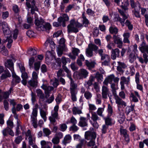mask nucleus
<instances>
[{
    "instance_id": "cd10ccee",
    "label": "nucleus",
    "mask_w": 148,
    "mask_h": 148,
    "mask_svg": "<svg viewBox=\"0 0 148 148\" xmlns=\"http://www.w3.org/2000/svg\"><path fill=\"white\" fill-rule=\"evenodd\" d=\"M85 63L88 69L90 70L94 68L96 64V63L94 61L89 62L87 60H85Z\"/></svg>"
},
{
    "instance_id": "ddd939ff",
    "label": "nucleus",
    "mask_w": 148,
    "mask_h": 148,
    "mask_svg": "<svg viewBox=\"0 0 148 148\" xmlns=\"http://www.w3.org/2000/svg\"><path fill=\"white\" fill-rule=\"evenodd\" d=\"M41 88L45 90L46 95L45 98H47L49 96V93L53 89V87L47 86L46 84H43Z\"/></svg>"
},
{
    "instance_id": "c756f323",
    "label": "nucleus",
    "mask_w": 148,
    "mask_h": 148,
    "mask_svg": "<svg viewBox=\"0 0 148 148\" xmlns=\"http://www.w3.org/2000/svg\"><path fill=\"white\" fill-rule=\"evenodd\" d=\"M71 140V135L69 134L67 135L64 137V139L62 141V143L66 145L67 144L70 143Z\"/></svg>"
},
{
    "instance_id": "bb28decb",
    "label": "nucleus",
    "mask_w": 148,
    "mask_h": 148,
    "mask_svg": "<svg viewBox=\"0 0 148 148\" xmlns=\"http://www.w3.org/2000/svg\"><path fill=\"white\" fill-rule=\"evenodd\" d=\"M41 148H51L50 145H51L52 143L50 142H47L45 140H42L40 142Z\"/></svg>"
},
{
    "instance_id": "4be33fe9",
    "label": "nucleus",
    "mask_w": 148,
    "mask_h": 148,
    "mask_svg": "<svg viewBox=\"0 0 148 148\" xmlns=\"http://www.w3.org/2000/svg\"><path fill=\"white\" fill-rule=\"evenodd\" d=\"M2 26V28L4 34L5 35L9 34L10 33V32L7 23L5 22H2L1 23Z\"/></svg>"
},
{
    "instance_id": "f3484780",
    "label": "nucleus",
    "mask_w": 148,
    "mask_h": 148,
    "mask_svg": "<svg viewBox=\"0 0 148 148\" xmlns=\"http://www.w3.org/2000/svg\"><path fill=\"white\" fill-rule=\"evenodd\" d=\"M59 118L58 116V113L56 112H51V115L49 117V119L51 123L53 125H54L56 122V119H59Z\"/></svg>"
},
{
    "instance_id": "603ef678",
    "label": "nucleus",
    "mask_w": 148,
    "mask_h": 148,
    "mask_svg": "<svg viewBox=\"0 0 148 148\" xmlns=\"http://www.w3.org/2000/svg\"><path fill=\"white\" fill-rule=\"evenodd\" d=\"M18 33V30L16 29H15L12 31L11 35H13V39L16 40L17 38Z\"/></svg>"
},
{
    "instance_id": "a19ab883",
    "label": "nucleus",
    "mask_w": 148,
    "mask_h": 148,
    "mask_svg": "<svg viewBox=\"0 0 148 148\" xmlns=\"http://www.w3.org/2000/svg\"><path fill=\"white\" fill-rule=\"evenodd\" d=\"M73 114L74 115L80 114L82 113L81 110L78 108L76 107H74L72 109Z\"/></svg>"
},
{
    "instance_id": "423d86ee",
    "label": "nucleus",
    "mask_w": 148,
    "mask_h": 148,
    "mask_svg": "<svg viewBox=\"0 0 148 148\" xmlns=\"http://www.w3.org/2000/svg\"><path fill=\"white\" fill-rule=\"evenodd\" d=\"M98 49V47L92 43L89 44L88 48L86 49V55L88 57H91L93 55V51L96 53V51Z\"/></svg>"
},
{
    "instance_id": "f03ea898",
    "label": "nucleus",
    "mask_w": 148,
    "mask_h": 148,
    "mask_svg": "<svg viewBox=\"0 0 148 148\" xmlns=\"http://www.w3.org/2000/svg\"><path fill=\"white\" fill-rule=\"evenodd\" d=\"M139 49L141 52L143 53V58L141 57H137L138 61L141 64L144 62L147 64L148 62V45L143 41L139 47Z\"/></svg>"
},
{
    "instance_id": "e2e57ef3",
    "label": "nucleus",
    "mask_w": 148,
    "mask_h": 148,
    "mask_svg": "<svg viewBox=\"0 0 148 148\" xmlns=\"http://www.w3.org/2000/svg\"><path fill=\"white\" fill-rule=\"evenodd\" d=\"M60 139L55 136L52 140V142L54 145H57L60 142Z\"/></svg>"
},
{
    "instance_id": "c03bdc74",
    "label": "nucleus",
    "mask_w": 148,
    "mask_h": 148,
    "mask_svg": "<svg viewBox=\"0 0 148 148\" xmlns=\"http://www.w3.org/2000/svg\"><path fill=\"white\" fill-rule=\"evenodd\" d=\"M82 18H83V22L84 24H85V26H86L89 23V21L86 18V17L84 14V12H83L82 15Z\"/></svg>"
},
{
    "instance_id": "09e8293b",
    "label": "nucleus",
    "mask_w": 148,
    "mask_h": 148,
    "mask_svg": "<svg viewBox=\"0 0 148 148\" xmlns=\"http://www.w3.org/2000/svg\"><path fill=\"white\" fill-rule=\"evenodd\" d=\"M129 62L131 63H133L136 59L135 54L133 53H130L129 56Z\"/></svg>"
},
{
    "instance_id": "2f4dec72",
    "label": "nucleus",
    "mask_w": 148,
    "mask_h": 148,
    "mask_svg": "<svg viewBox=\"0 0 148 148\" xmlns=\"http://www.w3.org/2000/svg\"><path fill=\"white\" fill-rule=\"evenodd\" d=\"M123 36L124 37L123 42L124 43H127L129 44L130 42L129 38L130 36V34L129 32H126L124 33Z\"/></svg>"
},
{
    "instance_id": "864d4df0",
    "label": "nucleus",
    "mask_w": 148,
    "mask_h": 148,
    "mask_svg": "<svg viewBox=\"0 0 148 148\" xmlns=\"http://www.w3.org/2000/svg\"><path fill=\"white\" fill-rule=\"evenodd\" d=\"M125 24L128 27V29L130 30H132L133 28V26L130 22L128 20H127L125 23Z\"/></svg>"
},
{
    "instance_id": "ea45409f",
    "label": "nucleus",
    "mask_w": 148,
    "mask_h": 148,
    "mask_svg": "<svg viewBox=\"0 0 148 148\" xmlns=\"http://www.w3.org/2000/svg\"><path fill=\"white\" fill-rule=\"evenodd\" d=\"M95 77L97 79L98 81L101 82L103 80V75L97 72L96 74Z\"/></svg>"
},
{
    "instance_id": "0eeeda50",
    "label": "nucleus",
    "mask_w": 148,
    "mask_h": 148,
    "mask_svg": "<svg viewBox=\"0 0 148 148\" xmlns=\"http://www.w3.org/2000/svg\"><path fill=\"white\" fill-rule=\"evenodd\" d=\"M119 79V78L115 77L114 74H111L108 76L105 79L103 82V84H104L107 86L108 83L110 84L112 83V82L113 81L115 84H117L118 83Z\"/></svg>"
},
{
    "instance_id": "c9c22d12",
    "label": "nucleus",
    "mask_w": 148,
    "mask_h": 148,
    "mask_svg": "<svg viewBox=\"0 0 148 148\" xmlns=\"http://www.w3.org/2000/svg\"><path fill=\"white\" fill-rule=\"evenodd\" d=\"M91 114V119L94 122L97 121V120H100V118L97 115L98 114L96 113V112H92Z\"/></svg>"
},
{
    "instance_id": "aec40b11",
    "label": "nucleus",
    "mask_w": 148,
    "mask_h": 148,
    "mask_svg": "<svg viewBox=\"0 0 148 148\" xmlns=\"http://www.w3.org/2000/svg\"><path fill=\"white\" fill-rule=\"evenodd\" d=\"M130 5L132 8L134 9L133 10H140L141 5L138 2H135L134 0H130Z\"/></svg>"
},
{
    "instance_id": "8fccbe9b",
    "label": "nucleus",
    "mask_w": 148,
    "mask_h": 148,
    "mask_svg": "<svg viewBox=\"0 0 148 148\" xmlns=\"http://www.w3.org/2000/svg\"><path fill=\"white\" fill-rule=\"evenodd\" d=\"M67 128V125L65 123L61 124L59 125V129L62 132H64L65 131Z\"/></svg>"
},
{
    "instance_id": "338daca9",
    "label": "nucleus",
    "mask_w": 148,
    "mask_h": 148,
    "mask_svg": "<svg viewBox=\"0 0 148 148\" xmlns=\"http://www.w3.org/2000/svg\"><path fill=\"white\" fill-rule=\"evenodd\" d=\"M78 130V127L75 125H72L70 128V130L73 132H75Z\"/></svg>"
},
{
    "instance_id": "dca6fc26",
    "label": "nucleus",
    "mask_w": 148,
    "mask_h": 148,
    "mask_svg": "<svg viewBox=\"0 0 148 148\" xmlns=\"http://www.w3.org/2000/svg\"><path fill=\"white\" fill-rule=\"evenodd\" d=\"M52 68L54 69H59L61 66V62L60 58H57L55 59V62L51 64Z\"/></svg>"
},
{
    "instance_id": "f704fd0d",
    "label": "nucleus",
    "mask_w": 148,
    "mask_h": 148,
    "mask_svg": "<svg viewBox=\"0 0 148 148\" xmlns=\"http://www.w3.org/2000/svg\"><path fill=\"white\" fill-rule=\"evenodd\" d=\"M61 62L62 64V66H64L66 65L68 62L70 63L71 62V60L69 58H66L64 56H62L61 58Z\"/></svg>"
},
{
    "instance_id": "a878e982",
    "label": "nucleus",
    "mask_w": 148,
    "mask_h": 148,
    "mask_svg": "<svg viewBox=\"0 0 148 148\" xmlns=\"http://www.w3.org/2000/svg\"><path fill=\"white\" fill-rule=\"evenodd\" d=\"M87 125L86 118L83 117H81L78 123V125L81 127H84L86 126Z\"/></svg>"
},
{
    "instance_id": "4468645a",
    "label": "nucleus",
    "mask_w": 148,
    "mask_h": 148,
    "mask_svg": "<svg viewBox=\"0 0 148 148\" xmlns=\"http://www.w3.org/2000/svg\"><path fill=\"white\" fill-rule=\"evenodd\" d=\"M113 38L114 42L117 45V47L119 48H121L123 45V42L121 38H120L118 36L116 35H114Z\"/></svg>"
},
{
    "instance_id": "79ce46f5",
    "label": "nucleus",
    "mask_w": 148,
    "mask_h": 148,
    "mask_svg": "<svg viewBox=\"0 0 148 148\" xmlns=\"http://www.w3.org/2000/svg\"><path fill=\"white\" fill-rule=\"evenodd\" d=\"M84 96L86 99L88 100H90L92 96V93L89 92L87 90L86 91L84 94Z\"/></svg>"
},
{
    "instance_id": "6ab92c4d",
    "label": "nucleus",
    "mask_w": 148,
    "mask_h": 148,
    "mask_svg": "<svg viewBox=\"0 0 148 148\" xmlns=\"http://www.w3.org/2000/svg\"><path fill=\"white\" fill-rule=\"evenodd\" d=\"M4 64L5 67L9 69L12 73L14 71V64L12 60H9L6 61Z\"/></svg>"
},
{
    "instance_id": "5701e85b",
    "label": "nucleus",
    "mask_w": 148,
    "mask_h": 148,
    "mask_svg": "<svg viewBox=\"0 0 148 148\" xmlns=\"http://www.w3.org/2000/svg\"><path fill=\"white\" fill-rule=\"evenodd\" d=\"M95 79V77L91 76L88 81L85 82L84 85L88 90L90 88V86L92 85V82L94 81Z\"/></svg>"
},
{
    "instance_id": "39448f33",
    "label": "nucleus",
    "mask_w": 148,
    "mask_h": 148,
    "mask_svg": "<svg viewBox=\"0 0 148 148\" xmlns=\"http://www.w3.org/2000/svg\"><path fill=\"white\" fill-rule=\"evenodd\" d=\"M38 105L36 104L35 106V108L33 109V110L31 115V121L32 124L34 128H36L38 127L37 116L38 114Z\"/></svg>"
},
{
    "instance_id": "774afa93",
    "label": "nucleus",
    "mask_w": 148,
    "mask_h": 148,
    "mask_svg": "<svg viewBox=\"0 0 148 148\" xmlns=\"http://www.w3.org/2000/svg\"><path fill=\"white\" fill-rule=\"evenodd\" d=\"M101 57V60H108L110 59V56L106 54H104Z\"/></svg>"
},
{
    "instance_id": "c85d7f7f",
    "label": "nucleus",
    "mask_w": 148,
    "mask_h": 148,
    "mask_svg": "<svg viewBox=\"0 0 148 148\" xmlns=\"http://www.w3.org/2000/svg\"><path fill=\"white\" fill-rule=\"evenodd\" d=\"M59 18H62L61 21L62 23V26L65 27V22L68 21L69 20V18L68 15L66 14H64L62 16H60Z\"/></svg>"
},
{
    "instance_id": "72a5a7b5",
    "label": "nucleus",
    "mask_w": 148,
    "mask_h": 148,
    "mask_svg": "<svg viewBox=\"0 0 148 148\" xmlns=\"http://www.w3.org/2000/svg\"><path fill=\"white\" fill-rule=\"evenodd\" d=\"M36 92L37 95L40 99H42L43 100H45V97L44 95L41 90L39 89H38L36 90Z\"/></svg>"
},
{
    "instance_id": "9b49d317",
    "label": "nucleus",
    "mask_w": 148,
    "mask_h": 148,
    "mask_svg": "<svg viewBox=\"0 0 148 148\" xmlns=\"http://www.w3.org/2000/svg\"><path fill=\"white\" fill-rule=\"evenodd\" d=\"M85 139L87 140H95L96 134L94 131H88L85 132Z\"/></svg>"
},
{
    "instance_id": "13d9d810",
    "label": "nucleus",
    "mask_w": 148,
    "mask_h": 148,
    "mask_svg": "<svg viewBox=\"0 0 148 148\" xmlns=\"http://www.w3.org/2000/svg\"><path fill=\"white\" fill-rule=\"evenodd\" d=\"M37 53L36 51L34 49L31 48L28 50V54L32 56H34Z\"/></svg>"
},
{
    "instance_id": "473e14b6",
    "label": "nucleus",
    "mask_w": 148,
    "mask_h": 148,
    "mask_svg": "<svg viewBox=\"0 0 148 148\" xmlns=\"http://www.w3.org/2000/svg\"><path fill=\"white\" fill-rule=\"evenodd\" d=\"M38 83V80L31 79L28 82V84L31 86L33 87H36L37 86Z\"/></svg>"
},
{
    "instance_id": "37998d69",
    "label": "nucleus",
    "mask_w": 148,
    "mask_h": 148,
    "mask_svg": "<svg viewBox=\"0 0 148 148\" xmlns=\"http://www.w3.org/2000/svg\"><path fill=\"white\" fill-rule=\"evenodd\" d=\"M52 79L51 80V84L55 87H57L59 85V80L56 78H55L54 80H53Z\"/></svg>"
},
{
    "instance_id": "7ed1b4c3",
    "label": "nucleus",
    "mask_w": 148,
    "mask_h": 148,
    "mask_svg": "<svg viewBox=\"0 0 148 148\" xmlns=\"http://www.w3.org/2000/svg\"><path fill=\"white\" fill-rule=\"evenodd\" d=\"M35 24L37 26L36 29L39 31L49 30L51 27V25L49 23H45L43 19L40 20H36Z\"/></svg>"
},
{
    "instance_id": "58836bf2",
    "label": "nucleus",
    "mask_w": 148,
    "mask_h": 148,
    "mask_svg": "<svg viewBox=\"0 0 148 148\" xmlns=\"http://www.w3.org/2000/svg\"><path fill=\"white\" fill-rule=\"evenodd\" d=\"M109 30L110 33L111 34L116 35L118 32V29L116 27L111 26L109 28Z\"/></svg>"
},
{
    "instance_id": "f8f14e48",
    "label": "nucleus",
    "mask_w": 148,
    "mask_h": 148,
    "mask_svg": "<svg viewBox=\"0 0 148 148\" xmlns=\"http://www.w3.org/2000/svg\"><path fill=\"white\" fill-rule=\"evenodd\" d=\"M12 79L11 84L15 86L17 84L20 82L21 79L20 77L16 75L14 71L12 72Z\"/></svg>"
},
{
    "instance_id": "e433bc0d",
    "label": "nucleus",
    "mask_w": 148,
    "mask_h": 148,
    "mask_svg": "<svg viewBox=\"0 0 148 148\" xmlns=\"http://www.w3.org/2000/svg\"><path fill=\"white\" fill-rule=\"evenodd\" d=\"M40 114L41 117L43 119L44 121L45 122L47 119L46 112L41 108L40 109Z\"/></svg>"
},
{
    "instance_id": "de8ad7c7",
    "label": "nucleus",
    "mask_w": 148,
    "mask_h": 148,
    "mask_svg": "<svg viewBox=\"0 0 148 148\" xmlns=\"http://www.w3.org/2000/svg\"><path fill=\"white\" fill-rule=\"evenodd\" d=\"M5 41L6 42H8V43L7 45V47L8 48H10L11 46V44L13 42V40L11 39V37H7Z\"/></svg>"
},
{
    "instance_id": "f257e3e1",
    "label": "nucleus",
    "mask_w": 148,
    "mask_h": 148,
    "mask_svg": "<svg viewBox=\"0 0 148 148\" xmlns=\"http://www.w3.org/2000/svg\"><path fill=\"white\" fill-rule=\"evenodd\" d=\"M62 68L63 71L66 73L67 77L70 80V91L71 99L73 101H77V85L74 82L71 77V71L67 67L65 66H62Z\"/></svg>"
},
{
    "instance_id": "a211bd4d",
    "label": "nucleus",
    "mask_w": 148,
    "mask_h": 148,
    "mask_svg": "<svg viewBox=\"0 0 148 148\" xmlns=\"http://www.w3.org/2000/svg\"><path fill=\"white\" fill-rule=\"evenodd\" d=\"M135 82L136 84L137 88L140 91L143 90V87L142 86L139 84L140 83V74L139 72L136 73L135 77Z\"/></svg>"
},
{
    "instance_id": "6e6552de",
    "label": "nucleus",
    "mask_w": 148,
    "mask_h": 148,
    "mask_svg": "<svg viewBox=\"0 0 148 148\" xmlns=\"http://www.w3.org/2000/svg\"><path fill=\"white\" fill-rule=\"evenodd\" d=\"M76 23L74 19H71L70 21V24L67 26V31L69 33L71 32L76 33L79 30L77 28L75 27Z\"/></svg>"
},
{
    "instance_id": "6e6d98bb",
    "label": "nucleus",
    "mask_w": 148,
    "mask_h": 148,
    "mask_svg": "<svg viewBox=\"0 0 148 148\" xmlns=\"http://www.w3.org/2000/svg\"><path fill=\"white\" fill-rule=\"evenodd\" d=\"M43 132L45 136H49L51 133V131L47 128H44L43 129Z\"/></svg>"
},
{
    "instance_id": "49530a36",
    "label": "nucleus",
    "mask_w": 148,
    "mask_h": 148,
    "mask_svg": "<svg viewBox=\"0 0 148 148\" xmlns=\"http://www.w3.org/2000/svg\"><path fill=\"white\" fill-rule=\"evenodd\" d=\"M65 75V73L63 70L62 69H60L57 73V77H64Z\"/></svg>"
},
{
    "instance_id": "20e7f679",
    "label": "nucleus",
    "mask_w": 148,
    "mask_h": 148,
    "mask_svg": "<svg viewBox=\"0 0 148 148\" xmlns=\"http://www.w3.org/2000/svg\"><path fill=\"white\" fill-rule=\"evenodd\" d=\"M111 84V91L114 97V98L116 100V103L119 105L124 106V107L126 106H127L126 103L123 101L117 94L116 90L117 89L116 88L115 84L112 83Z\"/></svg>"
},
{
    "instance_id": "a18cd8bd",
    "label": "nucleus",
    "mask_w": 148,
    "mask_h": 148,
    "mask_svg": "<svg viewBox=\"0 0 148 148\" xmlns=\"http://www.w3.org/2000/svg\"><path fill=\"white\" fill-rule=\"evenodd\" d=\"M62 18H58V21L57 22H54L53 23V25L56 27H58L62 25V23L61 21Z\"/></svg>"
},
{
    "instance_id": "0e129e2a",
    "label": "nucleus",
    "mask_w": 148,
    "mask_h": 148,
    "mask_svg": "<svg viewBox=\"0 0 148 148\" xmlns=\"http://www.w3.org/2000/svg\"><path fill=\"white\" fill-rule=\"evenodd\" d=\"M125 3L123 5L121 6V8L125 10H127V6L128 5V2L127 0H124Z\"/></svg>"
},
{
    "instance_id": "393cba45",
    "label": "nucleus",
    "mask_w": 148,
    "mask_h": 148,
    "mask_svg": "<svg viewBox=\"0 0 148 148\" xmlns=\"http://www.w3.org/2000/svg\"><path fill=\"white\" fill-rule=\"evenodd\" d=\"M66 48L64 45H59L57 49V54L58 57H61L63 51H66Z\"/></svg>"
},
{
    "instance_id": "2eb2a0df",
    "label": "nucleus",
    "mask_w": 148,
    "mask_h": 148,
    "mask_svg": "<svg viewBox=\"0 0 148 148\" xmlns=\"http://www.w3.org/2000/svg\"><path fill=\"white\" fill-rule=\"evenodd\" d=\"M26 5L29 8H31V13L33 14L35 11H38V8L36 6H35V0H32L31 2V4L29 2L27 1L26 2Z\"/></svg>"
},
{
    "instance_id": "5fc2aeb1",
    "label": "nucleus",
    "mask_w": 148,
    "mask_h": 148,
    "mask_svg": "<svg viewBox=\"0 0 148 148\" xmlns=\"http://www.w3.org/2000/svg\"><path fill=\"white\" fill-rule=\"evenodd\" d=\"M29 142V144L32 146V147H33L34 146H37L36 145H34V141L35 138L34 137H33L32 136L29 137L28 138Z\"/></svg>"
},
{
    "instance_id": "69168bd1",
    "label": "nucleus",
    "mask_w": 148,
    "mask_h": 148,
    "mask_svg": "<svg viewBox=\"0 0 148 148\" xmlns=\"http://www.w3.org/2000/svg\"><path fill=\"white\" fill-rule=\"evenodd\" d=\"M130 97L132 98V100L134 102H137L138 101V99L137 97L133 93H131Z\"/></svg>"
},
{
    "instance_id": "052dcab7",
    "label": "nucleus",
    "mask_w": 148,
    "mask_h": 148,
    "mask_svg": "<svg viewBox=\"0 0 148 148\" xmlns=\"http://www.w3.org/2000/svg\"><path fill=\"white\" fill-rule=\"evenodd\" d=\"M104 110V108H99L97 111V114L99 116H103L102 113Z\"/></svg>"
},
{
    "instance_id": "1a4fd4ad",
    "label": "nucleus",
    "mask_w": 148,
    "mask_h": 148,
    "mask_svg": "<svg viewBox=\"0 0 148 148\" xmlns=\"http://www.w3.org/2000/svg\"><path fill=\"white\" fill-rule=\"evenodd\" d=\"M88 72L87 71L83 69H81L77 75L78 79H81L83 78H86L88 76Z\"/></svg>"
},
{
    "instance_id": "680f3d73",
    "label": "nucleus",
    "mask_w": 148,
    "mask_h": 148,
    "mask_svg": "<svg viewBox=\"0 0 148 148\" xmlns=\"http://www.w3.org/2000/svg\"><path fill=\"white\" fill-rule=\"evenodd\" d=\"M40 62H35L34 64V68L35 70L37 71L39 70L40 67Z\"/></svg>"
},
{
    "instance_id": "9d476101",
    "label": "nucleus",
    "mask_w": 148,
    "mask_h": 148,
    "mask_svg": "<svg viewBox=\"0 0 148 148\" xmlns=\"http://www.w3.org/2000/svg\"><path fill=\"white\" fill-rule=\"evenodd\" d=\"M130 77L128 76L126 78L124 76L121 77V78L120 84L121 85V89L122 90L125 89L124 84L128 85L130 82Z\"/></svg>"
},
{
    "instance_id": "bf43d9fd",
    "label": "nucleus",
    "mask_w": 148,
    "mask_h": 148,
    "mask_svg": "<svg viewBox=\"0 0 148 148\" xmlns=\"http://www.w3.org/2000/svg\"><path fill=\"white\" fill-rule=\"evenodd\" d=\"M85 142V140L84 139L80 140L79 143L77 145L76 148H82Z\"/></svg>"
},
{
    "instance_id": "412c9836",
    "label": "nucleus",
    "mask_w": 148,
    "mask_h": 148,
    "mask_svg": "<svg viewBox=\"0 0 148 148\" xmlns=\"http://www.w3.org/2000/svg\"><path fill=\"white\" fill-rule=\"evenodd\" d=\"M120 50L118 48L112 49L111 57L112 60H115L116 57H119L120 54Z\"/></svg>"
},
{
    "instance_id": "4d7b16f0",
    "label": "nucleus",
    "mask_w": 148,
    "mask_h": 148,
    "mask_svg": "<svg viewBox=\"0 0 148 148\" xmlns=\"http://www.w3.org/2000/svg\"><path fill=\"white\" fill-rule=\"evenodd\" d=\"M71 123L73 125H76L77 123V121L76 119L73 116H72L70 119V121H67V124Z\"/></svg>"
},
{
    "instance_id": "4c0bfd02",
    "label": "nucleus",
    "mask_w": 148,
    "mask_h": 148,
    "mask_svg": "<svg viewBox=\"0 0 148 148\" xmlns=\"http://www.w3.org/2000/svg\"><path fill=\"white\" fill-rule=\"evenodd\" d=\"M121 18L119 16V15L116 16V17H115V20L116 21H119L121 23V25L122 26H124V22L125 20L126 19H125L124 18Z\"/></svg>"
},
{
    "instance_id": "b1692460",
    "label": "nucleus",
    "mask_w": 148,
    "mask_h": 148,
    "mask_svg": "<svg viewBox=\"0 0 148 148\" xmlns=\"http://www.w3.org/2000/svg\"><path fill=\"white\" fill-rule=\"evenodd\" d=\"M109 92V89L106 86H103L102 88V96L103 98L107 99V95L108 94Z\"/></svg>"
},
{
    "instance_id": "7c9ffc66",
    "label": "nucleus",
    "mask_w": 148,
    "mask_h": 148,
    "mask_svg": "<svg viewBox=\"0 0 148 148\" xmlns=\"http://www.w3.org/2000/svg\"><path fill=\"white\" fill-rule=\"evenodd\" d=\"M4 73L2 74L1 76V79H3L8 77H11V74L7 69L4 70Z\"/></svg>"
},
{
    "instance_id": "3c124183",
    "label": "nucleus",
    "mask_w": 148,
    "mask_h": 148,
    "mask_svg": "<svg viewBox=\"0 0 148 148\" xmlns=\"http://www.w3.org/2000/svg\"><path fill=\"white\" fill-rule=\"evenodd\" d=\"M134 105H132L131 106H127L126 108V113L127 114H128L130 112L134 110Z\"/></svg>"
}]
</instances>
